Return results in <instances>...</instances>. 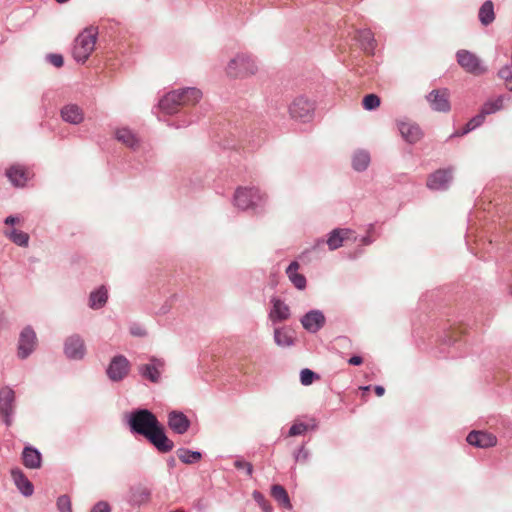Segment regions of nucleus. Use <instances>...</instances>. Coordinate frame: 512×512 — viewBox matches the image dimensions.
Segmentation results:
<instances>
[{
  "mask_svg": "<svg viewBox=\"0 0 512 512\" xmlns=\"http://www.w3.org/2000/svg\"><path fill=\"white\" fill-rule=\"evenodd\" d=\"M355 39L360 43L361 48L365 53L373 54L376 46V41L371 30L363 29L357 30Z\"/></svg>",
  "mask_w": 512,
  "mask_h": 512,
  "instance_id": "obj_21",
  "label": "nucleus"
},
{
  "mask_svg": "<svg viewBox=\"0 0 512 512\" xmlns=\"http://www.w3.org/2000/svg\"><path fill=\"white\" fill-rule=\"evenodd\" d=\"M274 340L277 345L287 347L293 344V338L288 332L282 329H276L274 332Z\"/></svg>",
  "mask_w": 512,
  "mask_h": 512,
  "instance_id": "obj_36",
  "label": "nucleus"
},
{
  "mask_svg": "<svg viewBox=\"0 0 512 512\" xmlns=\"http://www.w3.org/2000/svg\"><path fill=\"white\" fill-rule=\"evenodd\" d=\"M171 512H185L183 509H177V510H174V511H171Z\"/></svg>",
  "mask_w": 512,
  "mask_h": 512,
  "instance_id": "obj_53",
  "label": "nucleus"
},
{
  "mask_svg": "<svg viewBox=\"0 0 512 512\" xmlns=\"http://www.w3.org/2000/svg\"><path fill=\"white\" fill-rule=\"evenodd\" d=\"M499 76L505 79V86L508 90L512 91V74L508 69H502L499 71Z\"/></svg>",
  "mask_w": 512,
  "mask_h": 512,
  "instance_id": "obj_43",
  "label": "nucleus"
},
{
  "mask_svg": "<svg viewBox=\"0 0 512 512\" xmlns=\"http://www.w3.org/2000/svg\"><path fill=\"white\" fill-rule=\"evenodd\" d=\"M234 465L238 469H245L249 476H251L253 473V466L249 462L237 460V461H235Z\"/></svg>",
  "mask_w": 512,
  "mask_h": 512,
  "instance_id": "obj_44",
  "label": "nucleus"
},
{
  "mask_svg": "<svg viewBox=\"0 0 512 512\" xmlns=\"http://www.w3.org/2000/svg\"><path fill=\"white\" fill-rule=\"evenodd\" d=\"M18 221H19V219L17 217L9 216V217L6 218L5 223L6 224H15Z\"/></svg>",
  "mask_w": 512,
  "mask_h": 512,
  "instance_id": "obj_50",
  "label": "nucleus"
},
{
  "mask_svg": "<svg viewBox=\"0 0 512 512\" xmlns=\"http://www.w3.org/2000/svg\"><path fill=\"white\" fill-rule=\"evenodd\" d=\"M61 118L70 124L77 125L84 120L83 110L76 104L65 105L60 111Z\"/></svg>",
  "mask_w": 512,
  "mask_h": 512,
  "instance_id": "obj_19",
  "label": "nucleus"
},
{
  "mask_svg": "<svg viewBox=\"0 0 512 512\" xmlns=\"http://www.w3.org/2000/svg\"><path fill=\"white\" fill-rule=\"evenodd\" d=\"M183 106L177 90L167 93L159 102V108L166 114H174Z\"/></svg>",
  "mask_w": 512,
  "mask_h": 512,
  "instance_id": "obj_16",
  "label": "nucleus"
},
{
  "mask_svg": "<svg viewBox=\"0 0 512 512\" xmlns=\"http://www.w3.org/2000/svg\"><path fill=\"white\" fill-rule=\"evenodd\" d=\"M369 388H370L369 386L361 387V389H362L363 391H365V392H368Z\"/></svg>",
  "mask_w": 512,
  "mask_h": 512,
  "instance_id": "obj_52",
  "label": "nucleus"
},
{
  "mask_svg": "<svg viewBox=\"0 0 512 512\" xmlns=\"http://www.w3.org/2000/svg\"><path fill=\"white\" fill-rule=\"evenodd\" d=\"M452 174L451 168L436 170L428 176L426 186L431 190H445L452 181Z\"/></svg>",
  "mask_w": 512,
  "mask_h": 512,
  "instance_id": "obj_9",
  "label": "nucleus"
},
{
  "mask_svg": "<svg viewBox=\"0 0 512 512\" xmlns=\"http://www.w3.org/2000/svg\"><path fill=\"white\" fill-rule=\"evenodd\" d=\"M151 364H144L139 367L140 374L150 380L151 382H158L160 379V370L159 368H162L164 363L161 360L152 359Z\"/></svg>",
  "mask_w": 512,
  "mask_h": 512,
  "instance_id": "obj_20",
  "label": "nucleus"
},
{
  "mask_svg": "<svg viewBox=\"0 0 512 512\" xmlns=\"http://www.w3.org/2000/svg\"><path fill=\"white\" fill-rule=\"evenodd\" d=\"M271 496L275 499V501L278 502V504L285 508V509H291L292 505L290 502L289 495L286 491V489L279 484H275L271 487Z\"/></svg>",
  "mask_w": 512,
  "mask_h": 512,
  "instance_id": "obj_27",
  "label": "nucleus"
},
{
  "mask_svg": "<svg viewBox=\"0 0 512 512\" xmlns=\"http://www.w3.org/2000/svg\"><path fill=\"white\" fill-rule=\"evenodd\" d=\"M257 72L254 60L245 54L236 55L226 67V74L231 78H246Z\"/></svg>",
  "mask_w": 512,
  "mask_h": 512,
  "instance_id": "obj_3",
  "label": "nucleus"
},
{
  "mask_svg": "<svg viewBox=\"0 0 512 512\" xmlns=\"http://www.w3.org/2000/svg\"><path fill=\"white\" fill-rule=\"evenodd\" d=\"M130 371V363L123 355L114 356L106 370V374L111 381L118 382L123 380Z\"/></svg>",
  "mask_w": 512,
  "mask_h": 512,
  "instance_id": "obj_6",
  "label": "nucleus"
},
{
  "mask_svg": "<svg viewBox=\"0 0 512 512\" xmlns=\"http://www.w3.org/2000/svg\"><path fill=\"white\" fill-rule=\"evenodd\" d=\"M264 200V195L260 190L255 187L251 188H238L235 193V204L240 209H248L254 206L257 202Z\"/></svg>",
  "mask_w": 512,
  "mask_h": 512,
  "instance_id": "obj_5",
  "label": "nucleus"
},
{
  "mask_svg": "<svg viewBox=\"0 0 512 512\" xmlns=\"http://www.w3.org/2000/svg\"><path fill=\"white\" fill-rule=\"evenodd\" d=\"M374 391H375L376 395L379 397L383 396L385 393V389L382 386H376Z\"/></svg>",
  "mask_w": 512,
  "mask_h": 512,
  "instance_id": "obj_49",
  "label": "nucleus"
},
{
  "mask_svg": "<svg viewBox=\"0 0 512 512\" xmlns=\"http://www.w3.org/2000/svg\"><path fill=\"white\" fill-rule=\"evenodd\" d=\"M37 345L36 333L30 327H26L20 334L18 343V356L21 359L27 358Z\"/></svg>",
  "mask_w": 512,
  "mask_h": 512,
  "instance_id": "obj_10",
  "label": "nucleus"
},
{
  "mask_svg": "<svg viewBox=\"0 0 512 512\" xmlns=\"http://www.w3.org/2000/svg\"><path fill=\"white\" fill-rule=\"evenodd\" d=\"M269 316L272 321H284L290 316L289 307L281 300L275 299Z\"/></svg>",
  "mask_w": 512,
  "mask_h": 512,
  "instance_id": "obj_26",
  "label": "nucleus"
},
{
  "mask_svg": "<svg viewBox=\"0 0 512 512\" xmlns=\"http://www.w3.org/2000/svg\"><path fill=\"white\" fill-rule=\"evenodd\" d=\"M150 491L145 487H140L133 493V500L137 504H143L150 500Z\"/></svg>",
  "mask_w": 512,
  "mask_h": 512,
  "instance_id": "obj_39",
  "label": "nucleus"
},
{
  "mask_svg": "<svg viewBox=\"0 0 512 512\" xmlns=\"http://www.w3.org/2000/svg\"><path fill=\"white\" fill-rule=\"evenodd\" d=\"M350 365H361L363 363V359L360 356H353L348 360Z\"/></svg>",
  "mask_w": 512,
  "mask_h": 512,
  "instance_id": "obj_48",
  "label": "nucleus"
},
{
  "mask_svg": "<svg viewBox=\"0 0 512 512\" xmlns=\"http://www.w3.org/2000/svg\"><path fill=\"white\" fill-rule=\"evenodd\" d=\"M11 476L15 485L23 495L31 496L33 494V484L20 469H12Z\"/></svg>",
  "mask_w": 512,
  "mask_h": 512,
  "instance_id": "obj_22",
  "label": "nucleus"
},
{
  "mask_svg": "<svg viewBox=\"0 0 512 512\" xmlns=\"http://www.w3.org/2000/svg\"><path fill=\"white\" fill-rule=\"evenodd\" d=\"M9 238L19 246H27L29 241V235L25 232L12 230L10 233H7Z\"/></svg>",
  "mask_w": 512,
  "mask_h": 512,
  "instance_id": "obj_37",
  "label": "nucleus"
},
{
  "mask_svg": "<svg viewBox=\"0 0 512 512\" xmlns=\"http://www.w3.org/2000/svg\"><path fill=\"white\" fill-rule=\"evenodd\" d=\"M64 354L72 360H81L86 354V345L83 338L74 334L66 338L64 342Z\"/></svg>",
  "mask_w": 512,
  "mask_h": 512,
  "instance_id": "obj_8",
  "label": "nucleus"
},
{
  "mask_svg": "<svg viewBox=\"0 0 512 512\" xmlns=\"http://www.w3.org/2000/svg\"><path fill=\"white\" fill-rule=\"evenodd\" d=\"M168 426L178 434H184L190 427L189 419L178 411H172L168 415Z\"/></svg>",
  "mask_w": 512,
  "mask_h": 512,
  "instance_id": "obj_18",
  "label": "nucleus"
},
{
  "mask_svg": "<svg viewBox=\"0 0 512 512\" xmlns=\"http://www.w3.org/2000/svg\"><path fill=\"white\" fill-rule=\"evenodd\" d=\"M399 130L402 137L409 143H415L422 137L420 128L415 124L402 123Z\"/></svg>",
  "mask_w": 512,
  "mask_h": 512,
  "instance_id": "obj_23",
  "label": "nucleus"
},
{
  "mask_svg": "<svg viewBox=\"0 0 512 512\" xmlns=\"http://www.w3.org/2000/svg\"><path fill=\"white\" fill-rule=\"evenodd\" d=\"M456 58L461 68L474 76H481L487 71L479 57L468 50H459L456 54Z\"/></svg>",
  "mask_w": 512,
  "mask_h": 512,
  "instance_id": "obj_4",
  "label": "nucleus"
},
{
  "mask_svg": "<svg viewBox=\"0 0 512 512\" xmlns=\"http://www.w3.org/2000/svg\"><path fill=\"white\" fill-rule=\"evenodd\" d=\"M467 442L478 448H490L497 444V438L489 432L471 431L467 436Z\"/></svg>",
  "mask_w": 512,
  "mask_h": 512,
  "instance_id": "obj_14",
  "label": "nucleus"
},
{
  "mask_svg": "<svg viewBox=\"0 0 512 512\" xmlns=\"http://www.w3.org/2000/svg\"><path fill=\"white\" fill-rule=\"evenodd\" d=\"M301 323L306 330L315 333L325 324V317L320 311H311L303 316Z\"/></svg>",
  "mask_w": 512,
  "mask_h": 512,
  "instance_id": "obj_17",
  "label": "nucleus"
},
{
  "mask_svg": "<svg viewBox=\"0 0 512 512\" xmlns=\"http://www.w3.org/2000/svg\"><path fill=\"white\" fill-rule=\"evenodd\" d=\"M265 512H271L272 510V507L270 506V504L268 503V506H266L265 508H262Z\"/></svg>",
  "mask_w": 512,
  "mask_h": 512,
  "instance_id": "obj_51",
  "label": "nucleus"
},
{
  "mask_svg": "<svg viewBox=\"0 0 512 512\" xmlns=\"http://www.w3.org/2000/svg\"><path fill=\"white\" fill-rule=\"evenodd\" d=\"M504 106V97L503 96H499L495 99H490L488 101H486L481 110L482 112L487 116V115H490V114H493L499 110H501Z\"/></svg>",
  "mask_w": 512,
  "mask_h": 512,
  "instance_id": "obj_33",
  "label": "nucleus"
},
{
  "mask_svg": "<svg viewBox=\"0 0 512 512\" xmlns=\"http://www.w3.org/2000/svg\"><path fill=\"white\" fill-rule=\"evenodd\" d=\"M370 163V155L367 151H357L352 159V166L357 171L365 170Z\"/></svg>",
  "mask_w": 512,
  "mask_h": 512,
  "instance_id": "obj_32",
  "label": "nucleus"
},
{
  "mask_svg": "<svg viewBox=\"0 0 512 512\" xmlns=\"http://www.w3.org/2000/svg\"><path fill=\"white\" fill-rule=\"evenodd\" d=\"M23 464L30 469H37L41 466V454L38 450L26 447L22 453Z\"/></svg>",
  "mask_w": 512,
  "mask_h": 512,
  "instance_id": "obj_24",
  "label": "nucleus"
},
{
  "mask_svg": "<svg viewBox=\"0 0 512 512\" xmlns=\"http://www.w3.org/2000/svg\"><path fill=\"white\" fill-rule=\"evenodd\" d=\"M57 508L60 512H72L71 500L67 495H62L57 499Z\"/></svg>",
  "mask_w": 512,
  "mask_h": 512,
  "instance_id": "obj_40",
  "label": "nucleus"
},
{
  "mask_svg": "<svg viewBox=\"0 0 512 512\" xmlns=\"http://www.w3.org/2000/svg\"><path fill=\"white\" fill-rule=\"evenodd\" d=\"M509 293L512 296V284L509 286Z\"/></svg>",
  "mask_w": 512,
  "mask_h": 512,
  "instance_id": "obj_55",
  "label": "nucleus"
},
{
  "mask_svg": "<svg viewBox=\"0 0 512 512\" xmlns=\"http://www.w3.org/2000/svg\"><path fill=\"white\" fill-rule=\"evenodd\" d=\"M15 392L10 387L0 389V416L7 426L12 423L11 416L15 407Z\"/></svg>",
  "mask_w": 512,
  "mask_h": 512,
  "instance_id": "obj_7",
  "label": "nucleus"
},
{
  "mask_svg": "<svg viewBox=\"0 0 512 512\" xmlns=\"http://www.w3.org/2000/svg\"><path fill=\"white\" fill-rule=\"evenodd\" d=\"M254 500L262 507L265 508L268 506V502L265 499L264 495L259 491H254L252 494Z\"/></svg>",
  "mask_w": 512,
  "mask_h": 512,
  "instance_id": "obj_45",
  "label": "nucleus"
},
{
  "mask_svg": "<svg viewBox=\"0 0 512 512\" xmlns=\"http://www.w3.org/2000/svg\"><path fill=\"white\" fill-rule=\"evenodd\" d=\"M177 91L180 95L183 106L196 105L202 98V92L194 87L185 88Z\"/></svg>",
  "mask_w": 512,
  "mask_h": 512,
  "instance_id": "obj_25",
  "label": "nucleus"
},
{
  "mask_svg": "<svg viewBox=\"0 0 512 512\" xmlns=\"http://www.w3.org/2000/svg\"><path fill=\"white\" fill-rule=\"evenodd\" d=\"M427 100L435 111L448 112L450 110L449 92L447 89L431 91L427 96Z\"/></svg>",
  "mask_w": 512,
  "mask_h": 512,
  "instance_id": "obj_13",
  "label": "nucleus"
},
{
  "mask_svg": "<svg viewBox=\"0 0 512 512\" xmlns=\"http://www.w3.org/2000/svg\"><path fill=\"white\" fill-rule=\"evenodd\" d=\"M176 453L178 458L185 464H192L201 459V453L197 451L178 449Z\"/></svg>",
  "mask_w": 512,
  "mask_h": 512,
  "instance_id": "obj_35",
  "label": "nucleus"
},
{
  "mask_svg": "<svg viewBox=\"0 0 512 512\" xmlns=\"http://www.w3.org/2000/svg\"><path fill=\"white\" fill-rule=\"evenodd\" d=\"M316 374L310 369H303L300 373V381L303 385L308 386L312 384Z\"/></svg>",
  "mask_w": 512,
  "mask_h": 512,
  "instance_id": "obj_41",
  "label": "nucleus"
},
{
  "mask_svg": "<svg viewBox=\"0 0 512 512\" xmlns=\"http://www.w3.org/2000/svg\"><path fill=\"white\" fill-rule=\"evenodd\" d=\"M58 3H65L67 2L68 0H56Z\"/></svg>",
  "mask_w": 512,
  "mask_h": 512,
  "instance_id": "obj_54",
  "label": "nucleus"
},
{
  "mask_svg": "<svg viewBox=\"0 0 512 512\" xmlns=\"http://www.w3.org/2000/svg\"><path fill=\"white\" fill-rule=\"evenodd\" d=\"M107 299V289L102 286L97 291H94L90 294L89 305L92 309H99L106 304Z\"/></svg>",
  "mask_w": 512,
  "mask_h": 512,
  "instance_id": "obj_30",
  "label": "nucleus"
},
{
  "mask_svg": "<svg viewBox=\"0 0 512 512\" xmlns=\"http://www.w3.org/2000/svg\"><path fill=\"white\" fill-rule=\"evenodd\" d=\"M289 111L293 118L307 121L312 116L314 104L304 97H298L290 105Z\"/></svg>",
  "mask_w": 512,
  "mask_h": 512,
  "instance_id": "obj_11",
  "label": "nucleus"
},
{
  "mask_svg": "<svg viewBox=\"0 0 512 512\" xmlns=\"http://www.w3.org/2000/svg\"><path fill=\"white\" fill-rule=\"evenodd\" d=\"M116 138L130 148H135L138 145L137 136L129 129L122 128L116 131Z\"/></svg>",
  "mask_w": 512,
  "mask_h": 512,
  "instance_id": "obj_31",
  "label": "nucleus"
},
{
  "mask_svg": "<svg viewBox=\"0 0 512 512\" xmlns=\"http://www.w3.org/2000/svg\"><path fill=\"white\" fill-rule=\"evenodd\" d=\"M49 60L51 64L58 68L62 67L64 63L63 57L60 54H51Z\"/></svg>",
  "mask_w": 512,
  "mask_h": 512,
  "instance_id": "obj_46",
  "label": "nucleus"
},
{
  "mask_svg": "<svg viewBox=\"0 0 512 512\" xmlns=\"http://www.w3.org/2000/svg\"><path fill=\"white\" fill-rule=\"evenodd\" d=\"M486 115L482 112V110L480 111V113L478 115H476L475 117H473L466 125L465 127L463 128V130L461 132H455L453 135L454 136H463L465 134H467L468 132L472 131L473 129H475L476 127L480 126L483 122H484V119H485Z\"/></svg>",
  "mask_w": 512,
  "mask_h": 512,
  "instance_id": "obj_34",
  "label": "nucleus"
},
{
  "mask_svg": "<svg viewBox=\"0 0 512 512\" xmlns=\"http://www.w3.org/2000/svg\"><path fill=\"white\" fill-rule=\"evenodd\" d=\"M6 176L17 187H23L33 177V173L26 167L15 164L6 170Z\"/></svg>",
  "mask_w": 512,
  "mask_h": 512,
  "instance_id": "obj_12",
  "label": "nucleus"
},
{
  "mask_svg": "<svg viewBox=\"0 0 512 512\" xmlns=\"http://www.w3.org/2000/svg\"><path fill=\"white\" fill-rule=\"evenodd\" d=\"M307 428V425L304 423H294L289 430V436L302 435L307 431Z\"/></svg>",
  "mask_w": 512,
  "mask_h": 512,
  "instance_id": "obj_42",
  "label": "nucleus"
},
{
  "mask_svg": "<svg viewBox=\"0 0 512 512\" xmlns=\"http://www.w3.org/2000/svg\"><path fill=\"white\" fill-rule=\"evenodd\" d=\"M479 20L482 25L488 26L495 20L494 4L492 1H485L479 9Z\"/></svg>",
  "mask_w": 512,
  "mask_h": 512,
  "instance_id": "obj_29",
  "label": "nucleus"
},
{
  "mask_svg": "<svg viewBox=\"0 0 512 512\" xmlns=\"http://www.w3.org/2000/svg\"><path fill=\"white\" fill-rule=\"evenodd\" d=\"M299 269V264L296 261H293L287 268L286 273L290 279V281L294 284V286L298 289H304L306 287V278L304 275L299 274L297 271Z\"/></svg>",
  "mask_w": 512,
  "mask_h": 512,
  "instance_id": "obj_28",
  "label": "nucleus"
},
{
  "mask_svg": "<svg viewBox=\"0 0 512 512\" xmlns=\"http://www.w3.org/2000/svg\"><path fill=\"white\" fill-rule=\"evenodd\" d=\"M381 100L376 94H367L362 101L365 110H375L380 106Z\"/></svg>",
  "mask_w": 512,
  "mask_h": 512,
  "instance_id": "obj_38",
  "label": "nucleus"
},
{
  "mask_svg": "<svg viewBox=\"0 0 512 512\" xmlns=\"http://www.w3.org/2000/svg\"><path fill=\"white\" fill-rule=\"evenodd\" d=\"M91 512H110V506L107 502H99L92 508Z\"/></svg>",
  "mask_w": 512,
  "mask_h": 512,
  "instance_id": "obj_47",
  "label": "nucleus"
},
{
  "mask_svg": "<svg viewBox=\"0 0 512 512\" xmlns=\"http://www.w3.org/2000/svg\"><path fill=\"white\" fill-rule=\"evenodd\" d=\"M348 240L356 241L354 231L350 229L338 228L331 231L326 243L330 250H335L341 247L344 244V242Z\"/></svg>",
  "mask_w": 512,
  "mask_h": 512,
  "instance_id": "obj_15",
  "label": "nucleus"
},
{
  "mask_svg": "<svg viewBox=\"0 0 512 512\" xmlns=\"http://www.w3.org/2000/svg\"><path fill=\"white\" fill-rule=\"evenodd\" d=\"M98 31L94 27L84 29L75 39L73 57L77 62L84 63L95 49Z\"/></svg>",
  "mask_w": 512,
  "mask_h": 512,
  "instance_id": "obj_2",
  "label": "nucleus"
},
{
  "mask_svg": "<svg viewBox=\"0 0 512 512\" xmlns=\"http://www.w3.org/2000/svg\"><path fill=\"white\" fill-rule=\"evenodd\" d=\"M129 425L132 431L148 439L158 451L167 453L174 448V443L166 436L164 427L149 410L134 411L130 416Z\"/></svg>",
  "mask_w": 512,
  "mask_h": 512,
  "instance_id": "obj_1",
  "label": "nucleus"
},
{
  "mask_svg": "<svg viewBox=\"0 0 512 512\" xmlns=\"http://www.w3.org/2000/svg\"><path fill=\"white\" fill-rule=\"evenodd\" d=\"M241 371L244 373V374H247L248 371L244 370L243 368H241Z\"/></svg>",
  "mask_w": 512,
  "mask_h": 512,
  "instance_id": "obj_56",
  "label": "nucleus"
}]
</instances>
